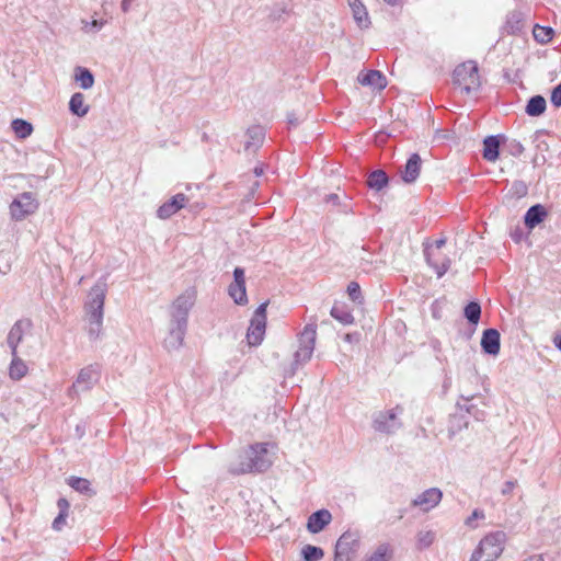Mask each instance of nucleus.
<instances>
[{"mask_svg":"<svg viewBox=\"0 0 561 561\" xmlns=\"http://www.w3.org/2000/svg\"><path fill=\"white\" fill-rule=\"evenodd\" d=\"M106 295V284L98 282L89 291L84 304L88 321V333L91 339L99 337L103 324V308Z\"/></svg>","mask_w":561,"mask_h":561,"instance_id":"2","label":"nucleus"},{"mask_svg":"<svg viewBox=\"0 0 561 561\" xmlns=\"http://www.w3.org/2000/svg\"><path fill=\"white\" fill-rule=\"evenodd\" d=\"M28 374L27 364L19 356L11 353V362L8 367V376L12 381H20Z\"/></svg>","mask_w":561,"mask_h":561,"instance_id":"20","label":"nucleus"},{"mask_svg":"<svg viewBox=\"0 0 561 561\" xmlns=\"http://www.w3.org/2000/svg\"><path fill=\"white\" fill-rule=\"evenodd\" d=\"M547 103L543 96L535 95L530 98L526 105V113L529 116H539L545 113Z\"/></svg>","mask_w":561,"mask_h":561,"instance_id":"28","label":"nucleus"},{"mask_svg":"<svg viewBox=\"0 0 561 561\" xmlns=\"http://www.w3.org/2000/svg\"><path fill=\"white\" fill-rule=\"evenodd\" d=\"M75 80L84 90L91 89L94 84V77L92 72L83 67H76Z\"/></svg>","mask_w":561,"mask_h":561,"instance_id":"27","label":"nucleus"},{"mask_svg":"<svg viewBox=\"0 0 561 561\" xmlns=\"http://www.w3.org/2000/svg\"><path fill=\"white\" fill-rule=\"evenodd\" d=\"M327 202L332 203L333 205H339L340 196L337 194H330L327 196Z\"/></svg>","mask_w":561,"mask_h":561,"instance_id":"50","label":"nucleus"},{"mask_svg":"<svg viewBox=\"0 0 561 561\" xmlns=\"http://www.w3.org/2000/svg\"><path fill=\"white\" fill-rule=\"evenodd\" d=\"M552 28L546 26H536L534 28V37L539 43H547L552 37Z\"/></svg>","mask_w":561,"mask_h":561,"instance_id":"38","label":"nucleus"},{"mask_svg":"<svg viewBox=\"0 0 561 561\" xmlns=\"http://www.w3.org/2000/svg\"><path fill=\"white\" fill-rule=\"evenodd\" d=\"M304 561H318L323 557V550L319 547L307 545L301 550Z\"/></svg>","mask_w":561,"mask_h":561,"instance_id":"35","label":"nucleus"},{"mask_svg":"<svg viewBox=\"0 0 561 561\" xmlns=\"http://www.w3.org/2000/svg\"><path fill=\"white\" fill-rule=\"evenodd\" d=\"M446 244V239L440 238L425 248L424 254L427 263L434 268L437 274V277H442L449 270L450 259L444 257L442 260H436V252H439L442 248Z\"/></svg>","mask_w":561,"mask_h":561,"instance_id":"12","label":"nucleus"},{"mask_svg":"<svg viewBox=\"0 0 561 561\" xmlns=\"http://www.w3.org/2000/svg\"><path fill=\"white\" fill-rule=\"evenodd\" d=\"M550 100L556 107L561 106V82L553 88Z\"/></svg>","mask_w":561,"mask_h":561,"instance_id":"43","label":"nucleus"},{"mask_svg":"<svg viewBox=\"0 0 561 561\" xmlns=\"http://www.w3.org/2000/svg\"><path fill=\"white\" fill-rule=\"evenodd\" d=\"M330 313L335 320H337L342 324H352L354 322L353 314L344 307L334 306L331 309Z\"/></svg>","mask_w":561,"mask_h":561,"instance_id":"32","label":"nucleus"},{"mask_svg":"<svg viewBox=\"0 0 561 561\" xmlns=\"http://www.w3.org/2000/svg\"><path fill=\"white\" fill-rule=\"evenodd\" d=\"M554 346L561 352V334H557L552 340Z\"/></svg>","mask_w":561,"mask_h":561,"instance_id":"52","label":"nucleus"},{"mask_svg":"<svg viewBox=\"0 0 561 561\" xmlns=\"http://www.w3.org/2000/svg\"><path fill=\"white\" fill-rule=\"evenodd\" d=\"M357 79L362 85L371 87L377 90H382L387 85L386 77L378 70L360 72Z\"/></svg>","mask_w":561,"mask_h":561,"instance_id":"21","label":"nucleus"},{"mask_svg":"<svg viewBox=\"0 0 561 561\" xmlns=\"http://www.w3.org/2000/svg\"><path fill=\"white\" fill-rule=\"evenodd\" d=\"M511 237L515 242H519L523 237V231L520 229H516L514 232L511 233Z\"/></svg>","mask_w":561,"mask_h":561,"instance_id":"51","label":"nucleus"},{"mask_svg":"<svg viewBox=\"0 0 561 561\" xmlns=\"http://www.w3.org/2000/svg\"><path fill=\"white\" fill-rule=\"evenodd\" d=\"M30 330L31 322L28 320H19L12 325L7 336V345L11 353H19L18 347Z\"/></svg>","mask_w":561,"mask_h":561,"instance_id":"16","label":"nucleus"},{"mask_svg":"<svg viewBox=\"0 0 561 561\" xmlns=\"http://www.w3.org/2000/svg\"><path fill=\"white\" fill-rule=\"evenodd\" d=\"M187 202V197L179 193L174 195L171 199L163 203L157 210V216L160 219H168L174 214H176L180 209H182Z\"/></svg>","mask_w":561,"mask_h":561,"instance_id":"17","label":"nucleus"},{"mask_svg":"<svg viewBox=\"0 0 561 561\" xmlns=\"http://www.w3.org/2000/svg\"><path fill=\"white\" fill-rule=\"evenodd\" d=\"M268 302H262L255 310L247 332L249 345L257 346L262 343L266 329V309Z\"/></svg>","mask_w":561,"mask_h":561,"instance_id":"10","label":"nucleus"},{"mask_svg":"<svg viewBox=\"0 0 561 561\" xmlns=\"http://www.w3.org/2000/svg\"><path fill=\"white\" fill-rule=\"evenodd\" d=\"M38 208V202L33 193L24 192L18 195L10 204L12 219L20 221L34 214Z\"/></svg>","mask_w":561,"mask_h":561,"instance_id":"11","label":"nucleus"},{"mask_svg":"<svg viewBox=\"0 0 561 561\" xmlns=\"http://www.w3.org/2000/svg\"><path fill=\"white\" fill-rule=\"evenodd\" d=\"M68 484L73 490H76L77 492H79L81 494H84V495H88V496H92V495L95 494V492L91 488L90 481L84 479V478L70 477L69 480H68Z\"/></svg>","mask_w":561,"mask_h":561,"instance_id":"30","label":"nucleus"},{"mask_svg":"<svg viewBox=\"0 0 561 561\" xmlns=\"http://www.w3.org/2000/svg\"><path fill=\"white\" fill-rule=\"evenodd\" d=\"M332 520V515L328 510H319L314 513H312L307 523V529L311 534H318L323 528L329 525Z\"/></svg>","mask_w":561,"mask_h":561,"instance_id":"19","label":"nucleus"},{"mask_svg":"<svg viewBox=\"0 0 561 561\" xmlns=\"http://www.w3.org/2000/svg\"><path fill=\"white\" fill-rule=\"evenodd\" d=\"M82 31L85 33H98L102 30V27L105 24L104 20H92V21H85L82 20Z\"/></svg>","mask_w":561,"mask_h":561,"instance_id":"39","label":"nucleus"},{"mask_svg":"<svg viewBox=\"0 0 561 561\" xmlns=\"http://www.w3.org/2000/svg\"><path fill=\"white\" fill-rule=\"evenodd\" d=\"M347 294L352 301L363 304V296L358 283L351 282L347 286Z\"/></svg>","mask_w":561,"mask_h":561,"instance_id":"40","label":"nucleus"},{"mask_svg":"<svg viewBox=\"0 0 561 561\" xmlns=\"http://www.w3.org/2000/svg\"><path fill=\"white\" fill-rule=\"evenodd\" d=\"M385 2H387L388 4H396L398 2V0H383Z\"/></svg>","mask_w":561,"mask_h":561,"instance_id":"57","label":"nucleus"},{"mask_svg":"<svg viewBox=\"0 0 561 561\" xmlns=\"http://www.w3.org/2000/svg\"><path fill=\"white\" fill-rule=\"evenodd\" d=\"M481 347L485 354L496 356L500 353V333L496 329H486L481 339Z\"/></svg>","mask_w":561,"mask_h":561,"instance_id":"18","label":"nucleus"},{"mask_svg":"<svg viewBox=\"0 0 561 561\" xmlns=\"http://www.w3.org/2000/svg\"><path fill=\"white\" fill-rule=\"evenodd\" d=\"M67 517H68V515H67V514H61V513H59V514L57 515V517H56V518L54 519V522H53V525H51L53 529H54V530H56V531H60V530H62V528H64V527L66 526V524H67Z\"/></svg>","mask_w":561,"mask_h":561,"instance_id":"42","label":"nucleus"},{"mask_svg":"<svg viewBox=\"0 0 561 561\" xmlns=\"http://www.w3.org/2000/svg\"><path fill=\"white\" fill-rule=\"evenodd\" d=\"M524 151V147L520 142L514 140L511 142V152L514 154V156H519L522 154Z\"/></svg>","mask_w":561,"mask_h":561,"instance_id":"46","label":"nucleus"},{"mask_svg":"<svg viewBox=\"0 0 561 561\" xmlns=\"http://www.w3.org/2000/svg\"><path fill=\"white\" fill-rule=\"evenodd\" d=\"M10 259H11L10 253H4L3 251H1L0 263L3 261H7V265H5L4 270H2V267L0 266V272H2L3 274H5L10 270V264H9Z\"/></svg>","mask_w":561,"mask_h":561,"instance_id":"47","label":"nucleus"},{"mask_svg":"<svg viewBox=\"0 0 561 561\" xmlns=\"http://www.w3.org/2000/svg\"><path fill=\"white\" fill-rule=\"evenodd\" d=\"M317 324L308 323L298 335V350L294 354L293 374L295 370L310 360L316 345Z\"/></svg>","mask_w":561,"mask_h":561,"instance_id":"4","label":"nucleus"},{"mask_svg":"<svg viewBox=\"0 0 561 561\" xmlns=\"http://www.w3.org/2000/svg\"><path fill=\"white\" fill-rule=\"evenodd\" d=\"M347 2L356 24L360 28H367L370 25V19L362 0H347Z\"/></svg>","mask_w":561,"mask_h":561,"instance_id":"22","label":"nucleus"},{"mask_svg":"<svg viewBox=\"0 0 561 561\" xmlns=\"http://www.w3.org/2000/svg\"><path fill=\"white\" fill-rule=\"evenodd\" d=\"M444 257H447V256H446V255H443V254L440 253V251H439V252H436V260H442V259H444Z\"/></svg>","mask_w":561,"mask_h":561,"instance_id":"55","label":"nucleus"},{"mask_svg":"<svg viewBox=\"0 0 561 561\" xmlns=\"http://www.w3.org/2000/svg\"><path fill=\"white\" fill-rule=\"evenodd\" d=\"M480 316L481 307L478 302L471 301L465 307V317L470 323L477 324L480 320Z\"/></svg>","mask_w":561,"mask_h":561,"instance_id":"33","label":"nucleus"},{"mask_svg":"<svg viewBox=\"0 0 561 561\" xmlns=\"http://www.w3.org/2000/svg\"><path fill=\"white\" fill-rule=\"evenodd\" d=\"M455 434H456L455 427H454V425H451L450 428H449V436L451 437Z\"/></svg>","mask_w":561,"mask_h":561,"instance_id":"56","label":"nucleus"},{"mask_svg":"<svg viewBox=\"0 0 561 561\" xmlns=\"http://www.w3.org/2000/svg\"><path fill=\"white\" fill-rule=\"evenodd\" d=\"M196 300L195 288H187L179 295L170 307V320L187 323L188 313Z\"/></svg>","mask_w":561,"mask_h":561,"instance_id":"9","label":"nucleus"},{"mask_svg":"<svg viewBox=\"0 0 561 561\" xmlns=\"http://www.w3.org/2000/svg\"><path fill=\"white\" fill-rule=\"evenodd\" d=\"M267 447V443H256L249 446L234 461L230 462L229 472L239 476L266 471L273 462Z\"/></svg>","mask_w":561,"mask_h":561,"instance_id":"1","label":"nucleus"},{"mask_svg":"<svg viewBox=\"0 0 561 561\" xmlns=\"http://www.w3.org/2000/svg\"><path fill=\"white\" fill-rule=\"evenodd\" d=\"M187 331V323L170 320L169 332L163 341L168 351L179 350L183 345L184 336Z\"/></svg>","mask_w":561,"mask_h":561,"instance_id":"14","label":"nucleus"},{"mask_svg":"<svg viewBox=\"0 0 561 561\" xmlns=\"http://www.w3.org/2000/svg\"><path fill=\"white\" fill-rule=\"evenodd\" d=\"M421 164V157L417 153L411 154L402 171V180L405 183H413L420 175Z\"/></svg>","mask_w":561,"mask_h":561,"instance_id":"23","label":"nucleus"},{"mask_svg":"<svg viewBox=\"0 0 561 561\" xmlns=\"http://www.w3.org/2000/svg\"><path fill=\"white\" fill-rule=\"evenodd\" d=\"M134 0H122L121 9L124 13H127L130 10L131 2Z\"/></svg>","mask_w":561,"mask_h":561,"instance_id":"49","label":"nucleus"},{"mask_svg":"<svg viewBox=\"0 0 561 561\" xmlns=\"http://www.w3.org/2000/svg\"><path fill=\"white\" fill-rule=\"evenodd\" d=\"M517 485V481L516 480H510V481H506L504 484H503V488L501 490V493L503 495H508L511 494L514 489L516 488Z\"/></svg>","mask_w":561,"mask_h":561,"instance_id":"44","label":"nucleus"},{"mask_svg":"<svg viewBox=\"0 0 561 561\" xmlns=\"http://www.w3.org/2000/svg\"><path fill=\"white\" fill-rule=\"evenodd\" d=\"M506 534L501 530L485 535L473 551L470 561H494L504 550Z\"/></svg>","mask_w":561,"mask_h":561,"instance_id":"3","label":"nucleus"},{"mask_svg":"<svg viewBox=\"0 0 561 561\" xmlns=\"http://www.w3.org/2000/svg\"><path fill=\"white\" fill-rule=\"evenodd\" d=\"M11 128L20 139H25L30 137L33 133V125L22 118H15L11 123Z\"/></svg>","mask_w":561,"mask_h":561,"instance_id":"29","label":"nucleus"},{"mask_svg":"<svg viewBox=\"0 0 561 561\" xmlns=\"http://www.w3.org/2000/svg\"><path fill=\"white\" fill-rule=\"evenodd\" d=\"M546 216H547V211L542 205H540V204L534 205L527 210V213L525 215V225L529 229H533L538 224H540L546 218Z\"/></svg>","mask_w":561,"mask_h":561,"instance_id":"24","label":"nucleus"},{"mask_svg":"<svg viewBox=\"0 0 561 561\" xmlns=\"http://www.w3.org/2000/svg\"><path fill=\"white\" fill-rule=\"evenodd\" d=\"M89 105L85 104V98L82 93H73L69 101V111L79 117H83L89 112Z\"/></svg>","mask_w":561,"mask_h":561,"instance_id":"26","label":"nucleus"},{"mask_svg":"<svg viewBox=\"0 0 561 561\" xmlns=\"http://www.w3.org/2000/svg\"><path fill=\"white\" fill-rule=\"evenodd\" d=\"M402 414L403 408L400 405H396L388 410L377 411L371 416V426L378 433L387 435L394 434L402 427Z\"/></svg>","mask_w":561,"mask_h":561,"instance_id":"5","label":"nucleus"},{"mask_svg":"<svg viewBox=\"0 0 561 561\" xmlns=\"http://www.w3.org/2000/svg\"><path fill=\"white\" fill-rule=\"evenodd\" d=\"M360 334L357 332L346 333L344 335V340L348 343H357L359 341Z\"/></svg>","mask_w":561,"mask_h":561,"instance_id":"48","label":"nucleus"},{"mask_svg":"<svg viewBox=\"0 0 561 561\" xmlns=\"http://www.w3.org/2000/svg\"><path fill=\"white\" fill-rule=\"evenodd\" d=\"M350 210L348 205H344L342 211L347 213Z\"/></svg>","mask_w":561,"mask_h":561,"instance_id":"58","label":"nucleus"},{"mask_svg":"<svg viewBox=\"0 0 561 561\" xmlns=\"http://www.w3.org/2000/svg\"><path fill=\"white\" fill-rule=\"evenodd\" d=\"M101 378V366L99 364H90L81 368L73 383L68 388L67 394L76 398L80 392L91 390Z\"/></svg>","mask_w":561,"mask_h":561,"instance_id":"7","label":"nucleus"},{"mask_svg":"<svg viewBox=\"0 0 561 561\" xmlns=\"http://www.w3.org/2000/svg\"><path fill=\"white\" fill-rule=\"evenodd\" d=\"M247 136L253 141V145H256L263 140L264 130L260 126H254L248 129ZM251 145V141H247L245 149H249Z\"/></svg>","mask_w":561,"mask_h":561,"instance_id":"37","label":"nucleus"},{"mask_svg":"<svg viewBox=\"0 0 561 561\" xmlns=\"http://www.w3.org/2000/svg\"><path fill=\"white\" fill-rule=\"evenodd\" d=\"M390 547L388 543L379 545L375 551L365 561H389L390 559Z\"/></svg>","mask_w":561,"mask_h":561,"instance_id":"34","label":"nucleus"},{"mask_svg":"<svg viewBox=\"0 0 561 561\" xmlns=\"http://www.w3.org/2000/svg\"><path fill=\"white\" fill-rule=\"evenodd\" d=\"M500 136H488L483 141V158L494 162L499 158Z\"/></svg>","mask_w":561,"mask_h":561,"instance_id":"25","label":"nucleus"},{"mask_svg":"<svg viewBox=\"0 0 561 561\" xmlns=\"http://www.w3.org/2000/svg\"><path fill=\"white\" fill-rule=\"evenodd\" d=\"M263 173H264V169H263V167H255V168H254V174H255L256 176H261Z\"/></svg>","mask_w":561,"mask_h":561,"instance_id":"53","label":"nucleus"},{"mask_svg":"<svg viewBox=\"0 0 561 561\" xmlns=\"http://www.w3.org/2000/svg\"><path fill=\"white\" fill-rule=\"evenodd\" d=\"M228 294L237 305L248 304L245 289V275L242 267H236L233 271V282L228 287Z\"/></svg>","mask_w":561,"mask_h":561,"instance_id":"13","label":"nucleus"},{"mask_svg":"<svg viewBox=\"0 0 561 561\" xmlns=\"http://www.w3.org/2000/svg\"><path fill=\"white\" fill-rule=\"evenodd\" d=\"M524 561H542V559L539 556H531Z\"/></svg>","mask_w":561,"mask_h":561,"instance_id":"54","label":"nucleus"},{"mask_svg":"<svg viewBox=\"0 0 561 561\" xmlns=\"http://www.w3.org/2000/svg\"><path fill=\"white\" fill-rule=\"evenodd\" d=\"M388 184V175L382 170L374 171L367 179V185L376 191L382 190Z\"/></svg>","mask_w":561,"mask_h":561,"instance_id":"31","label":"nucleus"},{"mask_svg":"<svg viewBox=\"0 0 561 561\" xmlns=\"http://www.w3.org/2000/svg\"><path fill=\"white\" fill-rule=\"evenodd\" d=\"M442 499L443 492L440 489L430 488L412 501V506L419 507L422 512H430L440 503Z\"/></svg>","mask_w":561,"mask_h":561,"instance_id":"15","label":"nucleus"},{"mask_svg":"<svg viewBox=\"0 0 561 561\" xmlns=\"http://www.w3.org/2000/svg\"><path fill=\"white\" fill-rule=\"evenodd\" d=\"M57 506L59 508V513L61 514H69V507H70V504L68 502V500L61 497L58 500L57 502Z\"/></svg>","mask_w":561,"mask_h":561,"instance_id":"45","label":"nucleus"},{"mask_svg":"<svg viewBox=\"0 0 561 561\" xmlns=\"http://www.w3.org/2000/svg\"><path fill=\"white\" fill-rule=\"evenodd\" d=\"M484 518H485L484 511L481 508H474L473 512L471 513V515L469 517H467V519L465 520V525L474 529L478 527V525L476 524V520H478V519L483 520Z\"/></svg>","mask_w":561,"mask_h":561,"instance_id":"41","label":"nucleus"},{"mask_svg":"<svg viewBox=\"0 0 561 561\" xmlns=\"http://www.w3.org/2000/svg\"><path fill=\"white\" fill-rule=\"evenodd\" d=\"M453 81L455 85L467 94L477 91L481 84L477 62L468 60L458 65L454 70Z\"/></svg>","mask_w":561,"mask_h":561,"instance_id":"6","label":"nucleus"},{"mask_svg":"<svg viewBox=\"0 0 561 561\" xmlns=\"http://www.w3.org/2000/svg\"><path fill=\"white\" fill-rule=\"evenodd\" d=\"M435 540V533L432 530H421L416 536V543L420 549L428 548Z\"/></svg>","mask_w":561,"mask_h":561,"instance_id":"36","label":"nucleus"},{"mask_svg":"<svg viewBox=\"0 0 561 561\" xmlns=\"http://www.w3.org/2000/svg\"><path fill=\"white\" fill-rule=\"evenodd\" d=\"M360 546L358 531L346 530L335 545L334 561H353Z\"/></svg>","mask_w":561,"mask_h":561,"instance_id":"8","label":"nucleus"}]
</instances>
